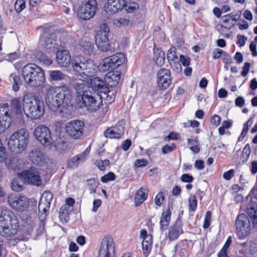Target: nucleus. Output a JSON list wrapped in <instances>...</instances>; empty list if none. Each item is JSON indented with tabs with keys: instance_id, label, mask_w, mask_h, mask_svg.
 <instances>
[{
	"instance_id": "32",
	"label": "nucleus",
	"mask_w": 257,
	"mask_h": 257,
	"mask_svg": "<svg viewBox=\"0 0 257 257\" xmlns=\"http://www.w3.org/2000/svg\"><path fill=\"white\" fill-rule=\"evenodd\" d=\"M247 213L253 225L257 224V204H250L247 207Z\"/></svg>"
},
{
	"instance_id": "28",
	"label": "nucleus",
	"mask_w": 257,
	"mask_h": 257,
	"mask_svg": "<svg viewBox=\"0 0 257 257\" xmlns=\"http://www.w3.org/2000/svg\"><path fill=\"white\" fill-rule=\"evenodd\" d=\"M29 157L33 164L41 165L45 160V157L40 149H34L29 153Z\"/></svg>"
},
{
	"instance_id": "43",
	"label": "nucleus",
	"mask_w": 257,
	"mask_h": 257,
	"mask_svg": "<svg viewBox=\"0 0 257 257\" xmlns=\"http://www.w3.org/2000/svg\"><path fill=\"white\" fill-rule=\"evenodd\" d=\"M13 77V85L12 89L13 90L17 92L20 89V87L22 84V81L20 76L18 75H14L13 76V74L10 75V77Z\"/></svg>"
},
{
	"instance_id": "62",
	"label": "nucleus",
	"mask_w": 257,
	"mask_h": 257,
	"mask_svg": "<svg viewBox=\"0 0 257 257\" xmlns=\"http://www.w3.org/2000/svg\"><path fill=\"white\" fill-rule=\"evenodd\" d=\"M220 117L217 114L213 115L210 119L211 124L215 126H218L220 123Z\"/></svg>"
},
{
	"instance_id": "57",
	"label": "nucleus",
	"mask_w": 257,
	"mask_h": 257,
	"mask_svg": "<svg viewBox=\"0 0 257 257\" xmlns=\"http://www.w3.org/2000/svg\"><path fill=\"white\" fill-rule=\"evenodd\" d=\"M224 53L225 51L222 49L219 48L216 49L212 53V58L214 60L218 59L220 58L221 56H223Z\"/></svg>"
},
{
	"instance_id": "30",
	"label": "nucleus",
	"mask_w": 257,
	"mask_h": 257,
	"mask_svg": "<svg viewBox=\"0 0 257 257\" xmlns=\"http://www.w3.org/2000/svg\"><path fill=\"white\" fill-rule=\"evenodd\" d=\"M55 37V34H54L50 35L49 37H45V47L49 52H55L59 46V44L56 42V40L54 39Z\"/></svg>"
},
{
	"instance_id": "56",
	"label": "nucleus",
	"mask_w": 257,
	"mask_h": 257,
	"mask_svg": "<svg viewBox=\"0 0 257 257\" xmlns=\"http://www.w3.org/2000/svg\"><path fill=\"white\" fill-rule=\"evenodd\" d=\"M89 188H97L99 185V182L97 179L92 178L87 180Z\"/></svg>"
},
{
	"instance_id": "21",
	"label": "nucleus",
	"mask_w": 257,
	"mask_h": 257,
	"mask_svg": "<svg viewBox=\"0 0 257 257\" xmlns=\"http://www.w3.org/2000/svg\"><path fill=\"white\" fill-rule=\"evenodd\" d=\"M173 209V205L169 204L167 207L163 209L160 221V228L161 231L166 230L170 224L171 217V210Z\"/></svg>"
},
{
	"instance_id": "51",
	"label": "nucleus",
	"mask_w": 257,
	"mask_h": 257,
	"mask_svg": "<svg viewBox=\"0 0 257 257\" xmlns=\"http://www.w3.org/2000/svg\"><path fill=\"white\" fill-rule=\"evenodd\" d=\"M130 22L128 19L120 18L115 21L114 24L118 27H123L128 26Z\"/></svg>"
},
{
	"instance_id": "9",
	"label": "nucleus",
	"mask_w": 257,
	"mask_h": 257,
	"mask_svg": "<svg viewBox=\"0 0 257 257\" xmlns=\"http://www.w3.org/2000/svg\"><path fill=\"white\" fill-rule=\"evenodd\" d=\"M84 128V122L78 119L69 121L65 127L66 134L74 140L83 139Z\"/></svg>"
},
{
	"instance_id": "27",
	"label": "nucleus",
	"mask_w": 257,
	"mask_h": 257,
	"mask_svg": "<svg viewBox=\"0 0 257 257\" xmlns=\"http://www.w3.org/2000/svg\"><path fill=\"white\" fill-rule=\"evenodd\" d=\"M87 156L88 153L86 151L75 156L68 161L67 168L73 169L77 167L80 164L84 163L86 160Z\"/></svg>"
},
{
	"instance_id": "19",
	"label": "nucleus",
	"mask_w": 257,
	"mask_h": 257,
	"mask_svg": "<svg viewBox=\"0 0 257 257\" xmlns=\"http://www.w3.org/2000/svg\"><path fill=\"white\" fill-rule=\"evenodd\" d=\"M172 81L170 71L167 69L162 68L157 74V83L158 87L162 90L167 89Z\"/></svg>"
},
{
	"instance_id": "6",
	"label": "nucleus",
	"mask_w": 257,
	"mask_h": 257,
	"mask_svg": "<svg viewBox=\"0 0 257 257\" xmlns=\"http://www.w3.org/2000/svg\"><path fill=\"white\" fill-rule=\"evenodd\" d=\"M29 137V132L25 128L15 132L8 141L9 150L14 153L21 154L27 147Z\"/></svg>"
},
{
	"instance_id": "60",
	"label": "nucleus",
	"mask_w": 257,
	"mask_h": 257,
	"mask_svg": "<svg viewBox=\"0 0 257 257\" xmlns=\"http://www.w3.org/2000/svg\"><path fill=\"white\" fill-rule=\"evenodd\" d=\"M194 180V177L188 174H184L181 177V180L183 182L191 183Z\"/></svg>"
},
{
	"instance_id": "20",
	"label": "nucleus",
	"mask_w": 257,
	"mask_h": 257,
	"mask_svg": "<svg viewBox=\"0 0 257 257\" xmlns=\"http://www.w3.org/2000/svg\"><path fill=\"white\" fill-rule=\"evenodd\" d=\"M124 5V0H107L104 9L106 13L112 15L123 10Z\"/></svg>"
},
{
	"instance_id": "39",
	"label": "nucleus",
	"mask_w": 257,
	"mask_h": 257,
	"mask_svg": "<svg viewBox=\"0 0 257 257\" xmlns=\"http://www.w3.org/2000/svg\"><path fill=\"white\" fill-rule=\"evenodd\" d=\"M36 57L40 62L46 66H49L52 64V60L48 56L42 52H38L36 55Z\"/></svg>"
},
{
	"instance_id": "10",
	"label": "nucleus",
	"mask_w": 257,
	"mask_h": 257,
	"mask_svg": "<svg viewBox=\"0 0 257 257\" xmlns=\"http://www.w3.org/2000/svg\"><path fill=\"white\" fill-rule=\"evenodd\" d=\"M250 225V220L246 214L242 213L237 216L235 225L239 239H244L249 234L251 230Z\"/></svg>"
},
{
	"instance_id": "18",
	"label": "nucleus",
	"mask_w": 257,
	"mask_h": 257,
	"mask_svg": "<svg viewBox=\"0 0 257 257\" xmlns=\"http://www.w3.org/2000/svg\"><path fill=\"white\" fill-rule=\"evenodd\" d=\"M12 113L8 103L0 105V133L9 127L12 121Z\"/></svg>"
},
{
	"instance_id": "44",
	"label": "nucleus",
	"mask_w": 257,
	"mask_h": 257,
	"mask_svg": "<svg viewBox=\"0 0 257 257\" xmlns=\"http://www.w3.org/2000/svg\"><path fill=\"white\" fill-rule=\"evenodd\" d=\"M189 213H194L197 207V200L195 195L191 196L188 199Z\"/></svg>"
},
{
	"instance_id": "50",
	"label": "nucleus",
	"mask_w": 257,
	"mask_h": 257,
	"mask_svg": "<svg viewBox=\"0 0 257 257\" xmlns=\"http://www.w3.org/2000/svg\"><path fill=\"white\" fill-rule=\"evenodd\" d=\"M180 135L176 132H171L164 139V141L169 142L170 140H177L180 139Z\"/></svg>"
},
{
	"instance_id": "26",
	"label": "nucleus",
	"mask_w": 257,
	"mask_h": 257,
	"mask_svg": "<svg viewBox=\"0 0 257 257\" xmlns=\"http://www.w3.org/2000/svg\"><path fill=\"white\" fill-rule=\"evenodd\" d=\"M240 246L242 248L240 252L245 254L248 253L250 257H257V238L255 239L249 246L246 242L241 243Z\"/></svg>"
},
{
	"instance_id": "40",
	"label": "nucleus",
	"mask_w": 257,
	"mask_h": 257,
	"mask_svg": "<svg viewBox=\"0 0 257 257\" xmlns=\"http://www.w3.org/2000/svg\"><path fill=\"white\" fill-rule=\"evenodd\" d=\"M167 58L171 66V67H173L172 65V61H174L175 60H178V56L176 54V50L175 47H172L168 50L167 55Z\"/></svg>"
},
{
	"instance_id": "36",
	"label": "nucleus",
	"mask_w": 257,
	"mask_h": 257,
	"mask_svg": "<svg viewBox=\"0 0 257 257\" xmlns=\"http://www.w3.org/2000/svg\"><path fill=\"white\" fill-rule=\"evenodd\" d=\"M148 239L143 240L142 241V248L143 253L146 257H147L152 250V237H148Z\"/></svg>"
},
{
	"instance_id": "11",
	"label": "nucleus",
	"mask_w": 257,
	"mask_h": 257,
	"mask_svg": "<svg viewBox=\"0 0 257 257\" xmlns=\"http://www.w3.org/2000/svg\"><path fill=\"white\" fill-rule=\"evenodd\" d=\"M125 57L122 53H117L103 59L102 68L104 70L110 71L117 68L124 63Z\"/></svg>"
},
{
	"instance_id": "7",
	"label": "nucleus",
	"mask_w": 257,
	"mask_h": 257,
	"mask_svg": "<svg viewBox=\"0 0 257 257\" xmlns=\"http://www.w3.org/2000/svg\"><path fill=\"white\" fill-rule=\"evenodd\" d=\"M72 66L78 75L86 79L92 77L95 72L93 62L82 56H77L72 60Z\"/></svg>"
},
{
	"instance_id": "47",
	"label": "nucleus",
	"mask_w": 257,
	"mask_h": 257,
	"mask_svg": "<svg viewBox=\"0 0 257 257\" xmlns=\"http://www.w3.org/2000/svg\"><path fill=\"white\" fill-rule=\"evenodd\" d=\"M116 178V176L113 172H110L107 174L102 176L101 181L103 183H107L109 181H114Z\"/></svg>"
},
{
	"instance_id": "37",
	"label": "nucleus",
	"mask_w": 257,
	"mask_h": 257,
	"mask_svg": "<svg viewBox=\"0 0 257 257\" xmlns=\"http://www.w3.org/2000/svg\"><path fill=\"white\" fill-rule=\"evenodd\" d=\"M139 9V5L136 2H126L124 5L123 9H124L127 13H135Z\"/></svg>"
},
{
	"instance_id": "35",
	"label": "nucleus",
	"mask_w": 257,
	"mask_h": 257,
	"mask_svg": "<svg viewBox=\"0 0 257 257\" xmlns=\"http://www.w3.org/2000/svg\"><path fill=\"white\" fill-rule=\"evenodd\" d=\"M49 80L51 81H59L65 79V75L59 70H50L48 71Z\"/></svg>"
},
{
	"instance_id": "58",
	"label": "nucleus",
	"mask_w": 257,
	"mask_h": 257,
	"mask_svg": "<svg viewBox=\"0 0 257 257\" xmlns=\"http://www.w3.org/2000/svg\"><path fill=\"white\" fill-rule=\"evenodd\" d=\"M5 161V164L9 169L14 170L15 169L16 166L14 165V163L15 159L14 158H6Z\"/></svg>"
},
{
	"instance_id": "15",
	"label": "nucleus",
	"mask_w": 257,
	"mask_h": 257,
	"mask_svg": "<svg viewBox=\"0 0 257 257\" xmlns=\"http://www.w3.org/2000/svg\"><path fill=\"white\" fill-rule=\"evenodd\" d=\"M87 84L86 89L89 90L91 88L98 94L101 93L107 95L110 93L109 87L106 85L105 80L98 77L88 78Z\"/></svg>"
},
{
	"instance_id": "16",
	"label": "nucleus",
	"mask_w": 257,
	"mask_h": 257,
	"mask_svg": "<svg viewBox=\"0 0 257 257\" xmlns=\"http://www.w3.org/2000/svg\"><path fill=\"white\" fill-rule=\"evenodd\" d=\"M109 32L108 27L104 25L103 30L98 31L95 36V43L97 47L103 52L110 50V43L108 38Z\"/></svg>"
},
{
	"instance_id": "14",
	"label": "nucleus",
	"mask_w": 257,
	"mask_h": 257,
	"mask_svg": "<svg viewBox=\"0 0 257 257\" xmlns=\"http://www.w3.org/2000/svg\"><path fill=\"white\" fill-rule=\"evenodd\" d=\"M8 201L13 209L19 212L26 210L29 205V200L26 197L14 194L8 196Z\"/></svg>"
},
{
	"instance_id": "61",
	"label": "nucleus",
	"mask_w": 257,
	"mask_h": 257,
	"mask_svg": "<svg viewBox=\"0 0 257 257\" xmlns=\"http://www.w3.org/2000/svg\"><path fill=\"white\" fill-rule=\"evenodd\" d=\"M234 170L230 169L223 173V178L226 180H230L234 176Z\"/></svg>"
},
{
	"instance_id": "52",
	"label": "nucleus",
	"mask_w": 257,
	"mask_h": 257,
	"mask_svg": "<svg viewBox=\"0 0 257 257\" xmlns=\"http://www.w3.org/2000/svg\"><path fill=\"white\" fill-rule=\"evenodd\" d=\"M187 245V240L186 239L182 240L174 246V251L175 252H177L179 249L186 248Z\"/></svg>"
},
{
	"instance_id": "29",
	"label": "nucleus",
	"mask_w": 257,
	"mask_h": 257,
	"mask_svg": "<svg viewBox=\"0 0 257 257\" xmlns=\"http://www.w3.org/2000/svg\"><path fill=\"white\" fill-rule=\"evenodd\" d=\"M43 196L45 198V202L44 204L43 203L42 199L40 200L39 204V210L40 212L47 211L50 207L51 201L53 198V194L50 191H45L43 194Z\"/></svg>"
},
{
	"instance_id": "63",
	"label": "nucleus",
	"mask_w": 257,
	"mask_h": 257,
	"mask_svg": "<svg viewBox=\"0 0 257 257\" xmlns=\"http://www.w3.org/2000/svg\"><path fill=\"white\" fill-rule=\"evenodd\" d=\"M250 64L249 62L244 63V66L242 67V71L241 73V75L243 77L246 76L249 71Z\"/></svg>"
},
{
	"instance_id": "48",
	"label": "nucleus",
	"mask_w": 257,
	"mask_h": 257,
	"mask_svg": "<svg viewBox=\"0 0 257 257\" xmlns=\"http://www.w3.org/2000/svg\"><path fill=\"white\" fill-rule=\"evenodd\" d=\"M164 200L165 196L164 192L162 191H160V192L156 196L154 201L157 206H161L162 205Z\"/></svg>"
},
{
	"instance_id": "13",
	"label": "nucleus",
	"mask_w": 257,
	"mask_h": 257,
	"mask_svg": "<svg viewBox=\"0 0 257 257\" xmlns=\"http://www.w3.org/2000/svg\"><path fill=\"white\" fill-rule=\"evenodd\" d=\"M115 244L110 235L105 236L102 239L97 257H111L114 253Z\"/></svg>"
},
{
	"instance_id": "24",
	"label": "nucleus",
	"mask_w": 257,
	"mask_h": 257,
	"mask_svg": "<svg viewBox=\"0 0 257 257\" xmlns=\"http://www.w3.org/2000/svg\"><path fill=\"white\" fill-rule=\"evenodd\" d=\"M183 233L182 225L180 222H176L169 228L168 238L171 241L176 240Z\"/></svg>"
},
{
	"instance_id": "4",
	"label": "nucleus",
	"mask_w": 257,
	"mask_h": 257,
	"mask_svg": "<svg viewBox=\"0 0 257 257\" xmlns=\"http://www.w3.org/2000/svg\"><path fill=\"white\" fill-rule=\"evenodd\" d=\"M21 75L25 82L30 87H37L45 82V74L43 69L35 63H29L23 67Z\"/></svg>"
},
{
	"instance_id": "31",
	"label": "nucleus",
	"mask_w": 257,
	"mask_h": 257,
	"mask_svg": "<svg viewBox=\"0 0 257 257\" xmlns=\"http://www.w3.org/2000/svg\"><path fill=\"white\" fill-rule=\"evenodd\" d=\"M148 195V189L143 187L140 188L135 194V206L138 207L142 204L147 199Z\"/></svg>"
},
{
	"instance_id": "45",
	"label": "nucleus",
	"mask_w": 257,
	"mask_h": 257,
	"mask_svg": "<svg viewBox=\"0 0 257 257\" xmlns=\"http://www.w3.org/2000/svg\"><path fill=\"white\" fill-rule=\"evenodd\" d=\"M94 164L100 171H104L106 170V167L109 165L110 161L108 159L104 160L98 159L95 161Z\"/></svg>"
},
{
	"instance_id": "22",
	"label": "nucleus",
	"mask_w": 257,
	"mask_h": 257,
	"mask_svg": "<svg viewBox=\"0 0 257 257\" xmlns=\"http://www.w3.org/2000/svg\"><path fill=\"white\" fill-rule=\"evenodd\" d=\"M124 131V125L118 122L114 127H109L104 132V135L106 138L118 139L123 134Z\"/></svg>"
},
{
	"instance_id": "2",
	"label": "nucleus",
	"mask_w": 257,
	"mask_h": 257,
	"mask_svg": "<svg viewBox=\"0 0 257 257\" xmlns=\"http://www.w3.org/2000/svg\"><path fill=\"white\" fill-rule=\"evenodd\" d=\"M75 87L78 91L76 101L79 107H85L91 112L96 111L100 107L102 102L101 96L85 89L83 81L82 83H76Z\"/></svg>"
},
{
	"instance_id": "23",
	"label": "nucleus",
	"mask_w": 257,
	"mask_h": 257,
	"mask_svg": "<svg viewBox=\"0 0 257 257\" xmlns=\"http://www.w3.org/2000/svg\"><path fill=\"white\" fill-rule=\"evenodd\" d=\"M70 53L66 50H58L56 53V61L61 67H68L71 63Z\"/></svg>"
},
{
	"instance_id": "64",
	"label": "nucleus",
	"mask_w": 257,
	"mask_h": 257,
	"mask_svg": "<svg viewBox=\"0 0 257 257\" xmlns=\"http://www.w3.org/2000/svg\"><path fill=\"white\" fill-rule=\"evenodd\" d=\"M222 56V62L225 64H230L232 62L231 56L226 52H225L224 54Z\"/></svg>"
},
{
	"instance_id": "59",
	"label": "nucleus",
	"mask_w": 257,
	"mask_h": 257,
	"mask_svg": "<svg viewBox=\"0 0 257 257\" xmlns=\"http://www.w3.org/2000/svg\"><path fill=\"white\" fill-rule=\"evenodd\" d=\"M180 61L182 63V65L184 66L187 67L190 65V58L187 56H184L183 55H180Z\"/></svg>"
},
{
	"instance_id": "53",
	"label": "nucleus",
	"mask_w": 257,
	"mask_h": 257,
	"mask_svg": "<svg viewBox=\"0 0 257 257\" xmlns=\"http://www.w3.org/2000/svg\"><path fill=\"white\" fill-rule=\"evenodd\" d=\"M211 218V212L207 211L205 214V218L203 227L204 228H208L210 225V220Z\"/></svg>"
},
{
	"instance_id": "25",
	"label": "nucleus",
	"mask_w": 257,
	"mask_h": 257,
	"mask_svg": "<svg viewBox=\"0 0 257 257\" xmlns=\"http://www.w3.org/2000/svg\"><path fill=\"white\" fill-rule=\"evenodd\" d=\"M120 75L121 73L119 71H109V72L106 73L104 77L106 85L110 87L115 86L120 80Z\"/></svg>"
},
{
	"instance_id": "8",
	"label": "nucleus",
	"mask_w": 257,
	"mask_h": 257,
	"mask_svg": "<svg viewBox=\"0 0 257 257\" xmlns=\"http://www.w3.org/2000/svg\"><path fill=\"white\" fill-rule=\"evenodd\" d=\"M97 9L96 0H84L78 8L77 17L81 20H88L92 18Z\"/></svg>"
},
{
	"instance_id": "54",
	"label": "nucleus",
	"mask_w": 257,
	"mask_h": 257,
	"mask_svg": "<svg viewBox=\"0 0 257 257\" xmlns=\"http://www.w3.org/2000/svg\"><path fill=\"white\" fill-rule=\"evenodd\" d=\"M149 164L147 159H137L135 161L134 165L136 168L145 167Z\"/></svg>"
},
{
	"instance_id": "33",
	"label": "nucleus",
	"mask_w": 257,
	"mask_h": 257,
	"mask_svg": "<svg viewBox=\"0 0 257 257\" xmlns=\"http://www.w3.org/2000/svg\"><path fill=\"white\" fill-rule=\"evenodd\" d=\"M70 209L67 205H62L60 208L59 212V218L61 221L63 223H67L69 220V213Z\"/></svg>"
},
{
	"instance_id": "46",
	"label": "nucleus",
	"mask_w": 257,
	"mask_h": 257,
	"mask_svg": "<svg viewBox=\"0 0 257 257\" xmlns=\"http://www.w3.org/2000/svg\"><path fill=\"white\" fill-rule=\"evenodd\" d=\"M26 7V2L25 0H17L15 3L14 8L18 13L21 12Z\"/></svg>"
},
{
	"instance_id": "1",
	"label": "nucleus",
	"mask_w": 257,
	"mask_h": 257,
	"mask_svg": "<svg viewBox=\"0 0 257 257\" xmlns=\"http://www.w3.org/2000/svg\"><path fill=\"white\" fill-rule=\"evenodd\" d=\"M72 98L71 90L67 85L51 87L45 98L46 105L52 111L63 112L70 104Z\"/></svg>"
},
{
	"instance_id": "17",
	"label": "nucleus",
	"mask_w": 257,
	"mask_h": 257,
	"mask_svg": "<svg viewBox=\"0 0 257 257\" xmlns=\"http://www.w3.org/2000/svg\"><path fill=\"white\" fill-rule=\"evenodd\" d=\"M20 175L24 181L29 184L36 186H40L42 181L38 169L35 167H31L30 169L23 171Z\"/></svg>"
},
{
	"instance_id": "42",
	"label": "nucleus",
	"mask_w": 257,
	"mask_h": 257,
	"mask_svg": "<svg viewBox=\"0 0 257 257\" xmlns=\"http://www.w3.org/2000/svg\"><path fill=\"white\" fill-rule=\"evenodd\" d=\"M250 146L247 144L244 146L240 158L243 163H244L248 161L250 154Z\"/></svg>"
},
{
	"instance_id": "55",
	"label": "nucleus",
	"mask_w": 257,
	"mask_h": 257,
	"mask_svg": "<svg viewBox=\"0 0 257 257\" xmlns=\"http://www.w3.org/2000/svg\"><path fill=\"white\" fill-rule=\"evenodd\" d=\"M247 40V38L246 36L244 35H237L236 44L239 47H242L245 45Z\"/></svg>"
},
{
	"instance_id": "3",
	"label": "nucleus",
	"mask_w": 257,
	"mask_h": 257,
	"mask_svg": "<svg viewBox=\"0 0 257 257\" xmlns=\"http://www.w3.org/2000/svg\"><path fill=\"white\" fill-rule=\"evenodd\" d=\"M19 221L17 216L11 210H3L0 214V236L10 239L17 234Z\"/></svg>"
},
{
	"instance_id": "5",
	"label": "nucleus",
	"mask_w": 257,
	"mask_h": 257,
	"mask_svg": "<svg viewBox=\"0 0 257 257\" xmlns=\"http://www.w3.org/2000/svg\"><path fill=\"white\" fill-rule=\"evenodd\" d=\"M23 105L25 115L32 119L40 118L45 112L43 100L35 95L27 94L24 95Z\"/></svg>"
},
{
	"instance_id": "38",
	"label": "nucleus",
	"mask_w": 257,
	"mask_h": 257,
	"mask_svg": "<svg viewBox=\"0 0 257 257\" xmlns=\"http://www.w3.org/2000/svg\"><path fill=\"white\" fill-rule=\"evenodd\" d=\"M93 45L88 41H82L81 44V50L85 55H90L93 51Z\"/></svg>"
},
{
	"instance_id": "41",
	"label": "nucleus",
	"mask_w": 257,
	"mask_h": 257,
	"mask_svg": "<svg viewBox=\"0 0 257 257\" xmlns=\"http://www.w3.org/2000/svg\"><path fill=\"white\" fill-rule=\"evenodd\" d=\"M11 188L15 191H21L23 189V182L18 178H14L11 182Z\"/></svg>"
},
{
	"instance_id": "34",
	"label": "nucleus",
	"mask_w": 257,
	"mask_h": 257,
	"mask_svg": "<svg viewBox=\"0 0 257 257\" xmlns=\"http://www.w3.org/2000/svg\"><path fill=\"white\" fill-rule=\"evenodd\" d=\"M154 60L157 65L162 66L165 62V53L160 49L154 50Z\"/></svg>"
},
{
	"instance_id": "12",
	"label": "nucleus",
	"mask_w": 257,
	"mask_h": 257,
	"mask_svg": "<svg viewBox=\"0 0 257 257\" xmlns=\"http://www.w3.org/2000/svg\"><path fill=\"white\" fill-rule=\"evenodd\" d=\"M34 135L38 141L43 146H51L53 140L49 128L43 125L37 126L34 132Z\"/></svg>"
},
{
	"instance_id": "49",
	"label": "nucleus",
	"mask_w": 257,
	"mask_h": 257,
	"mask_svg": "<svg viewBox=\"0 0 257 257\" xmlns=\"http://www.w3.org/2000/svg\"><path fill=\"white\" fill-rule=\"evenodd\" d=\"M176 149V146L172 143L171 145H166L162 148V152L163 154H167L173 152Z\"/></svg>"
}]
</instances>
